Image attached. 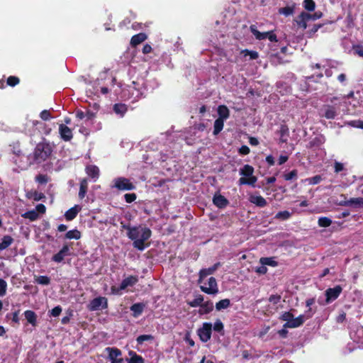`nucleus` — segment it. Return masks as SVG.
<instances>
[{
	"mask_svg": "<svg viewBox=\"0 0 363 363\" xmlns=\"http://www.w3.org/2000/svg\"><path fill=\"white\" fill-rule=\"evenodd\" d=\"M303 5L304 9L308 11H313L315 9V3L313 0H304Z\"/></svg>",
	"mask_w": 363,
	"mask_h": 363,
	"instance_id": "nucleus-43",
	"label": "nucleus"
},
{
	"mask_svg": "<svg viewBox=\"0 0 363 363\" xmlns=\"http://www.w3.org/2000/svg\"><path fill=\"white\" fill-rule=\"evenodd\" d=\"M218 118L223 120H226L229 118L230 111L228 107L225 105H220L218 108Z\"/></svg>",
	"mask_w": 363,
	"mask_h": 363,
	"instance_id": "nucleus-32",
	"label": "nucleus"
},
{
	"mask_svg": "<svg viewBox=\"0 0 363 363\" xmlns=\"http://www.w3.org/2000/svg\"><path fill=\"white\" fill-rule=\"evenodd\" d=\"M124 199L126 203H130L136 200L137 195L135 193L125 194Z\"/></svg>",
	"mask_w": 363,
	"mask_h": 363,
	"instance_id": "nucleus-54",
	"label": "nucleus"
},
{
	"mask_svg": "<svg viewBox=\"0 0 363 363\" xmlns=\"http://www.w3.org/2000/svg\"><path fill=\"white\" fill-rule=\"evenodd\" d=\"M128 354L130 357L126 359L128 363H145L144 358L135 352L130 350Z\"/></svg>",
	"mask_w": 363,
	"mask_h": 363,
	"instance_id": "nucleus-28",
	"label": "nucleus"
},
{
	"mask_svg": "<svg viewBox=\"0 0 363 363\" xmlns=\"http://www.w3.org/2000/svg\"><path fill=\"white\" fill-rule=\"evenodd\" d=\"M294 9H295L294 4L291 6H285L283 8H280L279 9V13L283 14L285 16H289L293 15V13H294Z\"/></svg>",
	"mask_w": 363,
	"mask_h": 363,
	"instance_id": "nucleus-37",
	"label": "nucleus"
},
{
	"mask_svg": "<svg viewBox=\"0 0 363 363\" xmlns=\"http://www.w3.org/2000/svg\"><path fill=\"white\" fill-rule=\"evenodd\" d=\"M278 133L280 136L279 143H286L288 138L289 137V129L288 125L286 124H281L279 130H278Z\"/></svg>",
	"mask_w": 363,
	"mask_h": 363,
	"instance_id": "nucleus-19",
	"label": "nucleus"
},
{
	"mask_svg": "<svg viewBox=\"0 0 363 363\" xmlns=\"http://www.w3.org/2000/svg\"><path fill=\"white\" fill-rule=\"evenodd\" d=\"M283 177L286 181L296 180L298 177V171L293 169L290 172L284 174Z\"/></svg>",
	"mask_w": 363,
	"mask_h": 363,
	"instance_id": "nucleus-44",
	"label": "nucleus"
},
{
	"mask_svg": "<svg viewBox=\"0 0 363 363\" xmlns=\"http://www.w3.org/2000/svg\"><path fill=\"white\" fill-rule=\"evenodd\" d=\"M212 324L211 323H203L201 328L197 330V335L203 342H207L211 337Z\"/></svg>",
	"mask_w": 363,
	"mask_h": 363,
	"instance_id": "nucleus-10",
	"label": "nucleus"
},
{
	"mask_svg": "<svg viewBox=\"0 0 363 363\" xmlns=\"http://www.w3.org/2000/svg\"><path fill=\"white\" fill-rule=\"evenodd\" d=\"M145 308V304L144 303H135L130 306V309L133 312V316L138 318L143 313Z\"/></svg>",
	"mask_w": 363,
	"mask_h": 363,
	"instance_id": "nucleus-24",
	"label": "nucleus"
},
{
	"mask_svg": "<svg viewBox=\"0 0 363 363\" xmlns=\"http://www.w3.org/2000/svg\"><path fill=\"white\" fill-rule=\"evenodd\" d=\"M22 216L24 218L29 219L30 221H34L38 218L39 214L35 210H31L24 213Z\"/></svg>",
	"mask_w": 363,
	"mask_h": 363,
	"instance_id": "nucleus-36",
	"label": "nucleus"
},
{
	"mask_svg": "<svg viewBox=\"0 0 363 363\" xmlns=\"http://www.w3.org/2000/svg\"><path fill=\"white\" fill-rule=\"evenodd\" d=\"M62 312V308L60 306H57L54 307L51 311H50V315L53 317H57L60 315Z\"/></svg>",
	"mask_w": 363,
	"mask_h": 363,
	"instance_id": "nucleus-59",
	"label": "nucleus"
},
{
	"mask_svg": "<svg viewBox=\"0 0 363 363\" xmlns=\"http://www.w3.org/2000/svg\"><path fill=\"white\" fill-rule=\"evenodd\" d=\"M40 116L43 121H48L51 118V114L50 111L43 110L40 112Z\"/></svg>",
	"mask_w": 363,
	"mask_h": 363,
	"instance_id": "nucleus-61",
	"label": "nucleus"
},
{
	"mask_svg": "<svg viewBox=\"0 0 363 363\" xmlns=\"http://www.w3.org/2000/svg\"><path fill=\"white\" fill-rule=\"evenodd\" d=\"M59 133L64 141H70L73 138L72 130L66 125L60 124L59 125Z\"/></svg>",
	"mask_w": 363,
	"mask_h": 363,
	"instance_id": "nucleus-16",
	"label": "nucleus"
},
{
	"mask_svg": "<svg viewBox=\"0 0 363 363\" xmlns=\"http://www.w3.org/2000/svg\"><path fill=\"white\" fill-rule=\"evenodd\" d=\"M304 11L301 12L300 15L298 16V19L296 20L297 25L302 28L303 29H306L307 28V21H309L308 18L303 16Z\"/></svg>",
	"mask_w": 363,
	"mask_h": 363,
	"instance_id": "nucleus-38",
	"label": "nucleus"
},
{
	"mask_svg": "<svg viewBox=\"0 0 363 363\" xmlns=\"http://www.w3.org/2000/svg\"><path fill=\"white\" fill-rule=\"evenodd\" d=\"M342 291V289L340 285H337L333 288L328 289L325 291L326 302L328 303H330L331 301L336 300L340 295Z\"/></svg>",
	"mask_w": 363,
	"mask_h": 363,
	"instance_id": "nucleus-13",
	"label": "nucleus"
},
{
	"mask_svg": "<svg viewBox=\"0 0 363 363\" xmlns=\"http://www.w3.org/2000/svg\"><path fill=\"white\" fill-rule=\"evenodd\" d=\"M322 180L323 178L320 175H315L314 177L307 178L306 182H307L310 185H315L319 184Z\"/></svg>",
	"mask_w": 363,
	"mask_h": 363,
	"instance_id": "nucleus-48",
	"label": "nucleus"
},
{
	"mask_svg": "<svg viewBox=\"0 0 363 363\" xmlns=\"http://www.w3.org/2000/svg\"><path fill=\"white\" fill-rule=\"evenodd\" d=\"M250 30L253 34L257 40H262L267 39V32H260L257 29L255 25H251L250 26Z\"/></svg>",
	"mask_w": 363,
	"mask_h": 363,
	"instance_id": "nucleus-27",
	"label": "nucleus"
},
{
	"mask_svg": "<svg viewBox=\"0 0 363 363\" xmlns=\"http://www.w3.org/2000/svg\"><path fill=\"white\" fill-rule=\"evenodd\" d=\"M345 123L346 125L353 128L363 129V121L362 120L350 121L346 122Z\"/></svg>",
	"mask_w": 363,
	"mask_h": 363,
	"instance_id": "nucleus-46",
	"label": "nucleus"
},
{
	"mask_svg": "<svg viewBox=\"0 0 363 363\" xmlns=\"http://www.w3.org/2000/svg\"><path fill=\"white\" fill-rule=\"evenodd\" d=\"M138 281L137 276H129L124 279L120 285V289H125L128 286H134Z\"/></svg>",
	"mask_w": 363,
	"mask_h": 363,
	"instance_id": "nucleus-23",
	"label": "nucleus"
},
{
	"mask_svg": "<svg viewBox=\"0 0 363 363\" xmlns=\"http://www.w3.org/2000/svg\"><path fill=\"white\" fill-rule=\"evenodd\" d=\"M320 227L327 228L332 224V220L328 217H320L318 220Z\"/></svg>",
	"mask_w": 363,
	"mask_h": 363,
	"instance_id": "nucleus-40",
	"label": "nucleus"
},
{
	"mask_svg": "<svg viewBox=\"0 0 363 363\" xmlns=\"http://www.w3.org/2000/svg\"><path fill=\"white\" fill-rule=\"evenodd\" d=\"M223 324L219 319H218L213 325V330L218 333L223 331Z\"/></svg>",
	"mask_w": 363,
	"mask_h": 363,
	"instance_id": "nucleus-57",
	"label": "nucleus"
},
{
	"mask_svg": "<svg viewBox=\"0 0 363 363\" xmlns=\"http://www.w3.org/2000/svg\"><path fill=\"white\" fill-rule=\"evenodd\" d=\"M53 147L48 141L43 138V140L38 143L35 146L33 151V161L31 162L33 164H40L49 159L51 157Z\"/></svg>",
	"mask_w": 363,
	"mask_h": 363,
	"instance_id": "nucleus-2",
	"label": "nucleus"
},
{
	"mask_svg": "<svg viewBox=\"0 0 363 363\" xmlns=\"http://www.w3.org/2000/svg\"><path fill=\"white\" fill-rule=\"evenodd\" d=\"M199 284H200L201 291L207 294L215 295L218 293L216 279L213 277L208 278V280L205 279L202 283Z\"/></svg>",
	"mask_w": 363,
	"mask_h": 363,
	"instance_id": "nucleus-5",
	"label": "nucleus"
},
{
	"mask_svg": "<svg viewBox=\"0 0 363 363\" xmlns=\"http://www.w3.org/2000/svg\"><path fill=\"white\" fill-rule=\"evenodd\" d=\"M259 261L262 265L271 267L277 266V262H276L272 257H262Z\"/></svg>",
	"mask_w": 363,
	"mask_h": 363,
	"instance_id": "nucleus-39",
	"label": "nucleus"
},
{
	"mask_svg": "<svg viewBox=\"0 0 363 363\" xmlns=\"http://www.w3.org/2000/svg\"><path fill=\"white\" fill-rule=\"evenodd\" d=\"M7 283L5 280L0 279V297L4 296L6 293Z\"/></svg>",
	"mask_w": 363,
	"mask_h": 363,
	"instance_id": "nucleus-55",
	"label": "nucleus"
},
{
	"mask_svg": "<svg viewBox=\"0 0 363 363\" xmlns=\"http://www.w3.org/2000/svg\"><path fill=\"white\" fill-rule=\"evenodd\" d=\"M114 187L121 191H130L135 189V186L125 177H118L114 180Z\"/></svg>",
	"mask_w": 363,
	"mask_h": 363,
	"instance_id": "nucleus-11",
	"label": "nucleus"
},
{
	"mask_svg": "<svg viewBox=\"0 0 363 363\" xmlns=\"http://www.w3.org/2000/svg\"><path fill=\"white\" fill-rule=\"evenodd\" d=\"M213 203L218 208H225L229 204V201L219 192L216 193L213 197Z\"/></svg>",
	"mask_w": 363,
	"mask_h": 363,
	"instance_id": "nucleus-14",
	"label": "nucleus"
},
{
	"mask_svg": "<svg viewBox=\"0 0 363 363\" xmlns=\"http://www.w3.org/2000/svg\"><path fill=\"white\" fill-rule=\"evenodd\" d=\"M224 126V120L221 118H217L214 121L213 125V135H217L223 130Z\"/></svg>",
	"mask_w": 363,
	"mask_h": 363,
	"instance_id": "nucleus-34",
	"label": "nucleus"
},
{
	"mask_svg": "<svg viewBox=\"0 0 363 363\" xmlns=\"http://www.w3.org/2000/svg\"><path fill=\"white\" fill-rule=\"evenodd\" d=\"M281 296L279 294H272L269 298V301L273 304H277L281 300Z\"/></svg>",
	"mask_w": 363,
	"mask_h": 363,
	"instance_id": "nucleus-62",
	"label": "nucleus"
},
{
	"mask_svg": "<svg viewBox=\"0 0 363 363\" xmlns=\"http://www.w3.org/2000/svg\"><path fill=\"white\" fill-rule=\"evenodd\" d=\"M20 82V79L18 77L16 76H10L8 77L6 80V84L10 86H15L18 84Z\"/></svg>",
	"mask_w": 363,
	"mask_h": 363,
	"instance_id": "nucleus-50",
	"label": "nucleus"
},
{
	"mask_svg": "<svg viewBox=\"0 0 363 363\" xmlns=\"http://www.w3.org/2000/svg\"><path fill=\"white\" fill-rule=\"evenodd\" d=\"M230 305V301L228 298H225L219 301L216 303V308L217 311H220L222 309H225L228 308Z\"/></svg>",
	"mask_w": 363,
	"mask_h": 363,
	"instance_id": "nucleus-35",
	"label": "nucleus"
},
{
	"mask_svg": "<svg viewBox=\"0 0 363 363\" xmlns=\"http://www.w3.org/2000/svg\"><path fill=\"white\" fill-rule=\"evenodd\" d=\"M35 125H39V128H43V133L46 135H49L51 132V128L48 127L46 124L42 122L37 121Z\"/></svg>",
	"mask_w": 363,
	"mask_h": 363,
	"instance_id": "nucleus-56",
	"label": "nucleus"
},
{
	"mask_svg": "<svg viewBox=\"0 0 363 363\" xmlns=\"http://www.w3.org/2000/svg\"><path fill=\"white\" fill-rule=\"evenodd\" d=\"M243 52H245V55H249L251 60H256L259 57L257 51L245 50Z\"/></svg>",
	"mask_w": 363,
	"mask_h": 363,
	"instance_id": "nucleus-58",
	"label": "nucleus"
},
{
	"mask_svg": "<svg viewBox=\"0 0 363 363\" xmlns=\"http://www.w3.org/2000/svg\"><path fill=\"white\" fill-rule=\"evenodd\" d=\"M88 190V180L86 178H84L80 181L79 191V198L80 199H83Z\"/></svg>",
	"mask_w": 363,
	"mask_h": 363,
	"instance_id": "nucleus-30",
	"label": "nucleus"
},
{
	"mask_svg": "<svg viewBox=\"0 0 363 363\" xmlns=\"http://www.w3.org/2000/svg\"><path fill=\"white\" fill-rule=\"evenodd\" d=\"M26 320H27L28 323L30 324L33 327H36L38 325L37 321V314L31 310H27L23 313Z\"/></svg>",
	"mask_w": 363,
	"mask_h": 363,
	"instance_id": "nucleus-20",
	"label": "nucleus"
},
{
	"mask_svg": "<svg viewBox=\"0 0 363 363\" xmlns=\"http://www.w3.org/2000/svg\"><path fill=\"white\" fill-rule=\"evenodd\" d=\"M249 200L252 203L261 208L264 207L267 203L265 199L262 196H250Z\"/></svg>",
	"mask_w": 363,
	"mask_h": 363,
	"instance_id": "nucleus-29",
	"label": "nucleus"
},
{
	"mask_svg": "<svg viewBox=\"0 0 363 363\" xmlns=\"http://www.w3.org/2000/svg\"><path fill=\"white\" fill-rule=\"evenodd\" d=\"M108 308V300L106 297L99 296L92 299L87 305L89 311H96Z\"/></svg>",
	"mask_w": 363,
	"mask_h": 363,
	"instance_id": "nucleus-7",
	"label": "nucleus"
},
{
	"mask_svg": "<svg viewBox=\"0 0 363 363\" xmlns=\"http://www.w3.org/2000/svg\"><path fill=\"white\" fill-rule=\"evenodd\" d=\"M291 213L289 211H283L278 212L275 216V218L285 220L289 219L291 217Z\"/></svg>",
	"mask_w": 363,
	"mask_h": 363,
	"instance_id": "nucleus-45",
	"label": "nucleus"
},
{
	"mask_svg": "<svg viewBox=\"0 0 363 363\" xmlns=\"http://www.w3.org/2000/svg\"><path fill=\"white\" fill-rule=\"evenodd\" d=\"M106 351L108 353V359L111 363H123V359L119 357L122 355L121 350L117 347H106Z\"/></svg>",
	"mask_w": 363,
	"mask_h": 363,
	"instance_id": "nucleus-12",
	"label": "nucleus"
},
{
	"mask_svg": "<svg viewBox=\"0 0 363 363\" xmlns=\"http://www.w3.org/2000/svg\"><path fill=\"white\" fill-rule=\"evenodd\" d=\"M338 110V106L325 104L320 109V116L327 119H334L337 115Z\"/></svg>",
	"mask_w": 363,
	"mask_h": 363,
	"instance_id": "nucleus-8",
	"label": "nucleus"
},
{
	"mask_svg": "<svg viewBox=\"0 0 363 363\" xmlns=\"http://www.w3.org/2000/svg\"><path fill=\"white\" fill-rule=\"evenodd\" d=\"M341 205L345 206L354 207L357 208H363V198H351L349 200H346L342 202Z\"/></svg>",
	"mask_w": 363,
	"mask_h": 363,
	"instance_id": "nucleus-17",
	"label": "nucleus"
},
{
	"mask_svg": "<svg viewBox=\"0 0 363 363\" xmlns=\"http://www.w3.org/2000/svg\"><path fill=\"white\" fill-rule=\"evenodd\" d=\"M354 52L360 57H363V46L362 45H354L353 47Z\"/></svg>",
	"mask_w": 363,
	"mask_h": 363,
	"instance_id": "nucleus-64",
	"label": "nucleus"
},
{
	"mask_svg": "<svg viewBox=\"0 0 363 363\" xmlns=\"http://www.w3.org/2000/svg\"><path fill=\"white\" fill-rule=\"evenodd\" d=\"M82 210V207L79 205H75L72 207L69 210H67L65 213V217L67 220H72L74 219L78 213Z\"/></svg>",
	"mask_w": 363,
	"mask_h": 363,
	"instance_id": "nucleus-21",
	"label": "nucleus"
},
{
	"mask_svg": "<svg viewBox=\"0 0 363 363\" xmlns=\"http://www.w3.org/2000/svg\"><path fill=\"white\" fill-rule=\"evenodd\" d=\"M323 26V24H314L308 31V37L311 38Z\"/></svg>",
	"mask_w": 363,
	"mask_h": 363,
	"instance_id": "nucleus-60",
	"label": "nucleus"
},
{
	"mask_svg": "<svg viewBox=\"0 0 363 363\" xmlns=\"http://www.w3.org/2000/svg\"><path fill=\"white\" fill-rule=\"evenodd\" d=\"M147 38V35L145 33H140L134 35L130 39V45L133 48H135Z\"/></svg>",
	"mask_w": 363,
	"mask_h": 363,
	"instance_id": "nucleus-22",
	"label": "nucleus"
},
{
	"mask_svg": "<svg viewBox=\"0 0 363 363\" xmlns=\"http://www.w3.org/2000/svg\"><path fill=\"white\" fill-rule=\"evenodd\" d=\"M220 266V262L214 264L212 267L202 269L199 272L198 283H202L203 280L206 279L208 275L213 274Z\"/></svg>",
	"mask_w": 363,
	"mask_h": 363,
	"instance_id": "nucleus-15",
	"label": "nucleus"
},
{
	"mask_svg": "<svg viewBox=\"0 0 363 363\" xmlns=\"http://www.w3.org/2000/svg\"><path fill=\"white\" fill-rule=\"evenodd\" d=\"M81 236H82V234L79 230H78L77 229H73V230H69L66 233V234L65 235V238L69 239V240H72V239L79 240L81 238Z\"/></svg>",
	"mask_w": 363,
	"mask_h": 363,
	"instance_id": "nucleus-33",
	"label": "nucleus"
},
{
	"mask_svg": "<svg viewBox=\"0 0 363 363\" xmlns=\"http://www.w3.org/2000/svg\"><path fill=\"white\" fill-rule=\"evenodd\" d=\"M113 110L120 117H123L128 111V106L125 104L118 103L113 105Z\"/></svg>",
	"mask_w": 363,
	"mask_h": 363,
	"instance_id": "nucleus-25",
	"label": "nucleus"
},
{
	"mask_svg": "<svg viewBox=\"0 0 363 363\" xmlns=\"http://www.w3.org/2000/svg\"><path fill=\"white\" fill-rule=\"evenodd\" d=\"M322 16H323V13L320 11L315 12L313 14H310L306 12H304L303 15V16H305V18H308V20H310V19L317 20V19L321 18Z\"/></svg>",
	"mask_w": 363,
	"mask_h": 363,
	"instance_id": "nucleus-52",
	"label": "nucleus"
},
{
	"mask_svg": "<svg viewBox=\"0 0 363 363\" xmlns=\"http://www.w3.org/2000/svg\"><path fill=\"white\" fill-rule=\"evenodd\" d=\"M213 310V304L211 301H208L201 303L200 306V309L199 311V313L200 315L208 314L211 313Z\"/></svg>",
	"mask_w": 363,
	"mask_h": 363,
	"instance_id": "nucleus-26",
	"label": "nucleus"
},
{
	"mask_svg": "<svg viewBox=\"0 0 363 363\" xmlns=\"http://www.w3.org/2000/svg\"><path fill=\"white\" fill-rule=\"evenodd\" d=\"M313 312L312 309L309 308V309L306 312L305 315H300L297 318H292L291 320L289 323H285L284 324V328H298L303 324L306 319H308L312 317Z\"/></svg>",
	"mask_w": 363,
	"mask_h": 363,
	"instance_id": "nucleus-6",
	"label": "nucleus"
},
{
	"mask_svg": "<svg viewBox=\"0 0 363 363\" xmlns=\"http://www.w3.org/2000/svg\"><path fill=\"white\" fill-rule=\"evenodd\" d=\"M35 281L38 284L48 285L50 283V278L48 276H39L35 279Z\"/></svg>",
	"mask_w": 363,
	"mask_h": 363,
	"instance_id": "nucleus-51",
	"label": "nucleus"
},
{
	"mask_svg": "<svg viewBox=\"0 0 363 363\" xmlns=\"http://www.w3.org/2000/svg\"><path fill=\"white\" fill-rule=\"evenodd\" d=\"M35 180L40 184H45L48 182L49 177L47 174H39L35 177Z\"/></svg>",
	"mask_w": 363,
	"mask_h": 363,
	"instance_id": "nucleus-47",
	"label": "nucleus"
},
{
	"mask_svg": "<svg viewBox=\"0 0 363 363\" xmlns=\"http://www.w3.org/2000/svg\"><path fill=\"white\" fill-rule=\"evenodd\" d=\"M19 314H20V310H17L11 314H7L6 318H11L12 322H13L16 324H19V322H20Z\"/></svg>",
	"mask_w": 363,
	"mask_h": 363,
	"instance_id": "nucleus-49",
	"label": "nucleus"
},
{
	"mask_svg": "<svg viewBox=\"0 0 363 363\" xmlns=\"http://www.w3.org/2000/svg\"><path fill=\"white\" fill-rule=\"evenodd\" d=\"M71 244L72 243L64 244L62 245V248L59 250V252H57L56 254H55L52 257V258H51L52 262L59 264V263L62 262L67 256L71 255V254H72L71 251H70Z\"/></svg>",
	"mask_w": 363,
	"mask_h": 363,
	"instance_id": "nucleus-9",
	"label": "nucleus"
},
{
	"mask_svg": "<svg viewBox=\"0 0 363 363\" xmlns=\"http://www.w3.org/2000/svg\"><path fill=\"white\" fill-rule=\"evenodd\" d=\"M45 198V196L43 193L38 192V191H35L33 193V199L35 201L43 200Z\"/></svg>",
	"mask_w": 363,
	"mask_h": 363,
	"instance_id": "nucleus-63",
	"label": "nucleus"
},
{
	"mask_svg": "<svg viewBox=\"0 0 363 363\" xmlns=\"http://www.w3.org/2000/svg\"><path fill=\"white\" fill-rule=\"evenodd\" d=\"M294 317V314L290 311L284 312L281 316L280 319L286 323H289Z\"/></svg>",
	"mask_w": 363,
	"mask_h": 363,
	"instance_id": "nucleus-53",
	"label": "nucleus"
},
{
	"mask_svg": "<svg viewBox=\"0 0 363 363\" xmlns=\"http://www.w3.org/2000/svg\"><path fill=\"white\" fill-rule=\"evenodd\" d=\"M13 242V238L11 235H4L0 242V251L6 250Z\"/></svg>",
	"mask_w": 363,
	"mask_h": 363,
	"instance_id": "nucleus-31",
	"label": "nucleus"
},
{
	"mask_svg": "<svg viewBox=\"0 0 363 363\" xmlns=\"http://www.w3.org/2000/svg\"><path fill=\"white\" fill-rule=\"evenodd\" d=\"M154 340V336L152 335H141L136 338L138 345H142L145 341H152Z\"/></svg>",
	"mask_w": 363,
	"mask_h": 363,
	"instance_id": "nucleus-42",
	"label": "nucleus"
},
{
	"mask_svg": "<svg viewBox=\"0 0 363 363\" xmlns=\"http://www.w3.org/2000/svg\"><path fill=\"white\" fill-rule=\"evenodd\" d=\"M254 168L250 164H245L240 169V174L242 177L238 180L239 185H249L255 187L257 178L253 175Z\"/></svg>",
	"mask_w": 363,
	"mask_h": 363,
	"instance_id": "nucleus-3",
	"label": "nucleus"
},
{
	"mask_svg": "<svg viewBox=\"0 0 363 363\" xmlns=\"http://www.w3.org/2000/svg\"><path fill=\"white\" fill-rule=\"evenodd\" d=\"M12 153L15 155L13 157V162L18 167L20 170H26L28 167L33 164L31 161L23 162L22 159L26 157L23 153L20 145L18 144L13 145L12 148Z\"/></svg>",
	"mask_w": 363,
	"mask_h": 363,
	"instance_id": "nucleus-4",
	"label": "nucleus"
},
{
	"mask_svg": "<svg viewBox=\"0 0 363 363\" xmlns=\"http://www.w3.org/2000/svg\"><path fill=\"white\" fill-rule=\"evenodd\" d=\"M202 302H203V296L202 295L199 294L194 300L188 302V304L191 307L195 308V307L200 306L201 305Z\"/></svg>",
	"mask_w": 363,
	"mask_h": 363,
	"instance_id": "nucleus-41",
	"label": "nucleus"
},
{
	"mask_svg": "<svg viewBox=\"0 0 363 363\" xmlns=\"http://www.w3.org/2000/svg\"><path fill=\"white\" fill-rule=\"evenodd\" d=\"M122 229L127 230L128 238L133 240V246L134 248L143 251L149 244H145V242L149 240L152 235L151 230L147 227H143L142 225L130 226V224H126L123 221L121 222Z\"/></svg>",
	"mask_w": 363,
	"mask_h": 363,
	"instance_id": "nucleus-1",
	"label": "nucleus"
},
{
	"mask_svg": "<svg viewBox=\"0 0 363 363\" xmlns=\"http://www.w3.org/2000/svg\"><path fill=\"white\" fill-rule=\"evenodd\" d=\"M86 174L96 181L99 177V169L97 166L94 164L87 165L85 168Z\"/></svg>",
	"mask_w": 363,
	"mask_h": 363,
	"instance_id": "nucleus-18",
	"label": "nucleus"
}]
</instances>
